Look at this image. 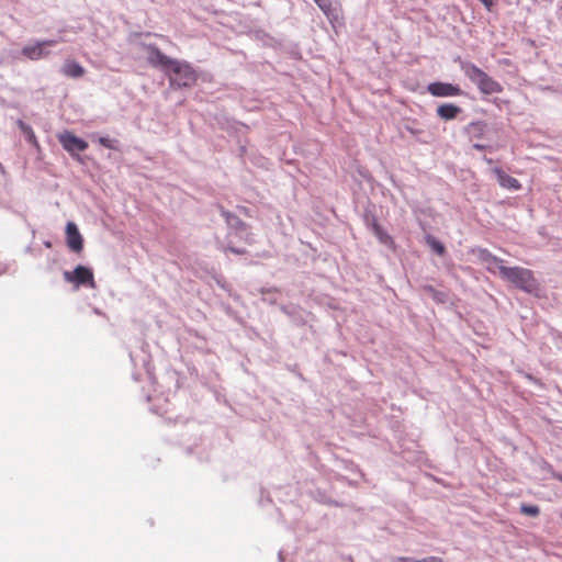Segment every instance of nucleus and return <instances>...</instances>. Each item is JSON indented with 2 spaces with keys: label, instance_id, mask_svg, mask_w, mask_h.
<instances>
[{
  "label": "nucleus",
  "instance_id": "nucleus-19",
  "mask_svg": "<svg viewBox=\"0 0 562 562\" xmlns=\"http://www.w3.org/2000/svg\"><path fill=\"white\" fill-rule=\"evenodd\" d=\"M520 512L527 516H532V517H536L539 515L540 513V509L538 506L536 505H527V504H522L520 506Z\"/></svg>",
  "mask_w": 562,
  "mask_h": 562
},
{
  "label": "nucleus",
  "instance_id": "nucleus-13",
  "mask_svg": "<svg viewBox=\"0 0 562 562\" xmlns=\"http://www.w3.org/2000/svg\"><path fill=\"white\" fill-rule=\"evenodd\" d=\"M480 259L486 263V269L490 272L495 273L496 269L498 270V267L502 266V259L497 258L496 256L492 255L486 249L480 250Z\"/></svg>",
  "mask_w": 562,
  "mask_h": 562
},
{
  "label": "nucleus",
  "instance_id": "nucleus-21",
  "mask_svg": "<svg viewBox=\"0 0 562 562\" xmlns=\"http://www.w3.org/2000/svg\"><path fill=\"white\" fill-rule=\"evenodd\" d=\"M222 215L226 218L227 222H231L232 218L234 220H237L238 223L241 225V226H245V223H243L241 221H239L236 216H234L231 212H227V211H222Z\"/></svg>",
  "mask_w": 562,
  "mask_h": 562
},
{
  "label": "nucleus",
  "instance_id": "nucleus-6",
  "mask_svg": "<svg viewBox=\"0 0 562 562\" xmlns=\"http://www.w3.org/2000/svg\"><path fill=\"white\" fill-rule=\"evenodd\" d=\"M58 43L56 40H45L36 42L35 44L24 46L21 50L22 55L30 60H40L49 55L46 49L49 46H54Z\"/></svg>",
  "mask_w": 562,
  "mask_h": 562
},
{
  "label": "nucleus",
  "instance_id": "nucleus-7",
  "mask_svg": "<svg viewBox=\"0 0 562 562\" xmlns=\"http://www.w3.org/2000/svg\"><path fill=\"white\" fill-rule=\"evenodd\" d=\"M58 140L63 148L70 155H75L76 151H85L88 148V143L77 137L71 132H64L58 135Z\"/></svg>",
  "mask_w": 562,
  "mask_h": 562
},
{
  "label": "nucleus",
  "instance_id": "nucleus-18",
  "mask_svg": "<svg viewBox=\"0 0 562 562\" xmlns=\"http://www.w3.org/2000/svg\"><path fill=\"white\" fill-rule=\"evenodd\" d=\"M426 243L439 256H442L445 254V251H446L445 246L439 240H437L435 237L427 236Z\"/></svg>",
  "mask_w": 562,
  "mask_h": 562
},
{
  "label": "nucleus",
  "instance_id": "nucleus-25",
  "mask_svg": "<svg viewBox=\"0 0 562 562\" xmlns=\"http://www.w3.org/2000/svg\"><path fill=\"white\" fill-rule=\"evenodd\" d=\"M228 250H231L232 252L236 254V255H243L246 252V250L244 249H237V248H234V247H229Z\"/></svg>",
  "mask_w": 562,
  "mask_h": 562
},
{
  "label": "nucleus",
  "instance_id": "nucleus-27",
  "mask_svg": "<svg viewBox=\"0 0 562 562\" xmlns=\"http://www.w3.org/2000/svg\"><path fill=\"white\" fill-rule=\"evenodd\" d=\"M560 481L562 482V476H560Z\"/></svg>",
  "mask_w": 562,
  "mask_h": 562
},
{
  "label": "nucleus",
  "instance_id": "nucleus-4",
  "mask_svg": "<svg viewBox=\"0 0 562 562\" xmlns=\"http://www.w3.org/2000/svg\"><path fill=\"white\" fill-rule=\"evenodd\" d=\"M64 279L65 281L72 283L76 288L86 285L91 289H95L97 286L93 271L81 265L77 266L74 271H65Z\"/></svg>",
  "mask_w": 562,
  "mask_h": 562
},
{
  "label": "nucleus",
  "instance_id": "nucleus-20",
  "mask_svg": "<svg viewBox=\"0 0 562 562\" xmlns=\"http://www.w3.org/2000/svg\"><path fill=\"white\" fill-rule=\"evenodd\" d=\"M98 142L100 145H102L105 148L117 149V147L115 145L117 142L115 139H111L106 136H102V137H99Z\"/></svg>",
  "mask_w": 562,
  "mask_h": 562
},
{
  "label": "nucleus",
  "instance_id": "nucleus-3",
  "mask_svg": "<svg viewBox=\"0 0 562 562\" xmlns=\"http://www.w3.org/2000/svg\"><path fill=\"white\" fill-rule=\"evenodd\" d=\"M170 86L173 88H189L198 80L196 71L187 61L178 60L166 71Z\"/></svg>",
  "mask_w": 562,
  "mask_h": 562
},
{
  "label": "nucleus",
  "instance_id": "nucleus-1",
  "mask_svg": "<svg viewBox=\"0 0 562 562\" xmlns=\"http://www.w3.org/2000/svg\"><path fill=\"white\" fill-rule=\"evenodd\" d=\"M498 273L503 279L513 283L515 286L532 293L539 289V283L533 272L522 267H498Z\"/></svg>",
  "mask_w": 562,
  "mask_h": 562
},
{
  "label": "nucleus",
  "instance_id": "nucleus-17",
  "mask_svg": "<svg viewBox=\"0 0 562 562\" xmlns=\"http://www.w3.org/2000/svg\"><path fill=\"white\" fill-rule=\"evenodd\" d=\"M16 124L19 128L22 131V133L25 135L27 142L33 146L38 147V140L33 128L22 120H18Z\"/></svg>",
  "mask_w": 562,
  "mask_h": 562
},
{
  "label": "nucleus",
  "instance_id": "nucleus-10",
  "mask_svg": "<svg viewBox=\"0 0 562 562\" xmlns=\"http://www.w3.org/2000/svg\"><path fill=\"white\" fill-rule=\"evenodd\" d=\"M493 172L496 176L497 181L502 188L508 190L521 189L520 182L516 178L507 175L503 169L496 167L493 169Z\"/></svg>",
  "mask_w": 562,
  "mask_h": 562
},
{
  "label": "nucleus",
  "instance_id": "nucleus-5",
  "mask_svg": "<svg viewBox=\"0 0 562 562\" xmlns=\"http://www.w3.org/2000/svg\"><path fill=\"white\" fill-rule=\"evenodd\" d=\"M144 49L147 53V61L155 68H161L165 72L169 70L177 59H172L165 55L156 45L144 44Z\"/></svg>",
  "mask_w": 562,
  "mask_h": 562
},
{
  "label": "nucleus",
  "instance_id": "nucleus-8",
  "mask_svg": "<svg viewBox=\"0 0 562 562\" xmlns=\"http://www.w3.org/2000/svg\"><path fill=\"white\" fill-rule=\"evenodd\" d=\"M428 92L434 97H457L462 94V90L459 86L448 82H432L427 88Z\"/></svg>",
  "mask_w": 562,
  "mask_h": 562
},
{
  "label": "nucleus",
  "instance_id": "nucleus-22",
  "mask_svg": "<svg viewBox=\"0 0 562 562\" xmlns=\"http://www.w3.org/2000/svg\"><path fill=\"white\" fill-rule=\"evenodd\" d=\"M322 10H327L330 7L329 0H314Z\"/></svg>",
  "mask_w": 562,
  "mask_h": 562
},
{
  "label": "nucleus",
  "instance_id": "nucleus-16",
  "mask_svg": "<svg viewBox=\"0 0 562 562\" xmlns=\"http://www.w3.org/2000/svg\"><path fill=\"white\" fill-rule=\"evenodd\" d=\"M372 229L376 238L384 245H386L390 248H394V240L393 238L378 224L374 223L372 225Z\"/></svg>",
  "mask_w": 562,
  "mask_h": 562
},
{
  "label": "nucleus",
  "instance_id": "nucleus-2",
  "mask_svg": "<svg viewBox=\"0 0 562 562\" xmlns=\"http://www.w3.org/2000/svg\"><path fill=\"white\" fill-rule=\"evenodd\" d=\"M461 69L464 75L476 85L477 89L483 94L501 93L503 91L502 85L490 77L485 71L472 63H462Z\"/></svg>",
  "mask_w": 562,
  "mask_h": 562
},
{
  "label": "nucleus",
  "instance_id": "nucleus-24",
  "mask_svg": "<svg viewBox=\"0 0 562 562\" xmlns=\"http://www.w3.org/2000/svg\"><path fill=\"white\" fill-rule=\"evenodd\" d=\"M416 561L415 559H412V558H407V557H398L396 559V562H414Z\"/></svg>",
  "mask_w": 562,
  "mask_h": 562
},
{
  "label": "nucleus",
  "instance_id": "nucleus-14",
  "mask_svg": "<svg viewBox=\"0 0 562 562\" xmlns=\"http://www.w3.org/2000/svg\"><path fill=\"white\" fill-rule=\"evenodd\" d=\"M480 259L486 263V269L490 272L495 273L496 269L498 270V267L502 266V259L497 258L496 256L492 255L486 249L480 250Z\"/></svg>",
  "mask_w": 562,
  "mask_h": 562
},
{
  "label": "nucleus",
  "instance_id": "nucleus-12",
  "mask_svg": "<svg viewBox=\"0 0 562 562\" xmlns=\"http://www.w3.org/2000/svg\"><path fill=\"white\" fill-rule=\"evenodd\" d=\"M461 108L453 103H443L437 108V115L446 121L454 120L460 113Z\"/></svg>",
  "mask_w": 562,
  "mask_h": 562
},
{
  "label": "nucleus",
  "instance_id": "nucleus-11",
  "mask_svg": "<svg viewBox=\"0 0 562 562\" xmlns=\"http://www.w3.org/2000/svg\"><path fill=\"white\" fill-rule=\"evenodd\" d=\"M61 72L69 78H80L85 75V68L72 59H67L63 67Z\"/></svg>",
  "mask_w": 562,
  "mask_h": 562
},
{
  "label": "nucleus",
  "instance_id": "nucleus-26",
  "mask_svg": "<svg viewBox=\"0 0 562 562\" xmlns=\"http://www.w3.org/2000/svg\"><path fill=\"white\" fill-rule=\"evenodd\" d=\"M473 148H474V149H477V150H482V149H484V148H485V146H484V145H482V144H474V145H473Z\"/></svg>",
  "mask_w": 562,
  "mask_h": 562
},
{
  "label": "nucleus",
  "instance_id": "nucleus-23",
  "mask_svg": "<svg viewBox=\"0 0 562 562\" xmlns=\"http://www.w3.org/2000/svg\"><path fill=\"white\" fill-rule=\"evenodd\" d=\"M414 562H442V559L438 557H428Z\"/></svg>",
  "mask_w": 562,
  "mask_h": 562
},
{
  "label": "nucleus",
  "instance_id": "nucleus-15",
  "mask_svg": "<svg viewBox=\"0 0 562 562\" xmlns=\"http://www.w3.org/2000/svg\"><path fill=\"white\" fill-rule=\"evenodd\" d=\"M486 131V123L482 121L471 122L465 127V132L469 135L470 139H479L482 138Z\"/></svg>",
  "mask_w": 562,
  "mask_h": 562
},
{
  "label": "nucleus",
  "instance_id": "nucleus-9",
  "mask_svg": "<svg viewBox=\"0 0 562 562\" xmlns=\"http://www.w3.org/2000/svg\"><path fill=\"white\" fill-rule=\"evenodd\" d=\"M66 239L68 247L72 251L80 252L82 250L83 239L74 222H68L66 225Z\"/></svg>",
  "mask_w": 562,
  "mask_h": 562
}]
</instances>
